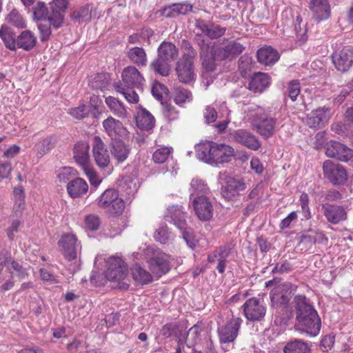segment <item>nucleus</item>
Returning <instances> with one entry per match:
<instances>
[{
	"mask_svg": "<svg viewBox=\"0 0 353 353\" xmlns=\"http://www.w3.org/2000/svg\"><path fill=\"white\" fill-rule=\"evenodd\" d=\"M294 302L296 310V330L311 336H316L321 329V320L316 311L305 296H296Z\"/></svg>",
	"mask_w": 353,
	"mask_h": 353,
	"instance_id": "f257e3e1",
	"label": "nucleus"
},
{
	"mask_svg": "<svg viewBox=\"0 0 353 353\" xmlns=\"http://www.w3.org/2000/svg\"><path fill=\"white\" fill-rule=\"evenodd\" d=\"M196 153L203 161L219 164L229 162L234 156V150L229 145L206 142L198 145Z\"/></svg>",
	"mask_w": 353,
	"mask_h": 353,
	"instance_id": "f03ea898",
	"label": "nucleus"
},
{
	"mask_svg": "<svg viewBox=\"0 0 353 353\" xmlns=\"http://www.w3.org/2000/svg\"><path fill=\"white\" fill-rule=\"evenodd\" d=\"M157 58L150 64V68L158 74L167 77L170 72V63L178 57V50L171 42L163 41L157 50Z\"/></svg>",
	"mask_w": 353,
	"mask_h": 353,
	"instance_id": "7ed1b4c3",
	"label": "nucleus"
},
{
	"mask_svg": "<svg viewBox=\"0 0 353 353\" xmlns=\"http://www.w3.org/2000/svg\"><path fill=\"white\" fill-rule=\"evenodd\" d=\"M105 277L114 288L126 290L129 285L125 282L128 269L125 262L118 256L109 257L106 261Z\"/></svg>",
	"mask_w": 353,
	"mask_h": 353,
	"instance_id": "20e7f679",
	"label": "nucleus"
},
{
	"mask_svg": "<svg viewBox=\"0 0 353 353\" xmlns=\"http://www.w3.org/2000/svg\"><path fill=\"white\" fill-rule=\"evenodd\" d=\"M99 208L112 214H120L125 208V202L115 189L105 190L97 199Z\"/></svg>",
	"mask_w": 353,
	"mask_h": 353,
	"instance_id": "39448f33",
	"label": "nucleus"
},
{
	"mask_svg": "<svg viewBox=\"0 0 353 353\" xmlns=\"http://www.w3.org/2000/svg\"><path fill=\"white\" fill-rule=\"evenodd\" d=\"M256 111L253 114L252 125L256 132L263 138L271 137L276 131V120L272 117H268L263 114V110L259 107H252L248 109V112Z\"/></svg>",
	"mask_w": 353,
	"mask_h": 353,
	"instance_id": "423d86ee",
	"label": "nucleus"
},
{
	"mask_svg": "<svg viewBox=\"0 0 353 353\" xmlns=\"http://www.w3.org/2000/svg\"><path fill=\"white\" fill-rule=\"evenodd\" d=\"M196 40L200 48V58L203 68L208 72L214 71L217 65L216 61H221L216 57L214 43L206 41L199 34L197 35Z\"/></svg>",
	"mask_w": 353,
	"mask_h": 353,
	"instance_id": "0eeeda50",
	"label": "nucleus"
},
{
	"mask_svg": "<svg viewBox=\"0 0 353 353\" xmlns=\"http://www.w3.org/2000/svg\"><path fill=\"white\" fill-rule=\"evenodd\" d=\"M245 48V46L236 40L230 39H223L219 45L214 43V49L216 51L215 54L220 61H232L241 54Z\"/></svg>",
	"mask_w": 353,
	"mask_h": 353,
	"instance_id": "6e6552de",
	"label": "nucleus"
},
{
	"mask_svg": "<svg viewBox=\"0 0 353 353\" xmlns=\"http://www.w3.org/2000/svg\"><path fill=\"white\" fill-rule=\"evenodd\" d=\"M196 52L191 47L188 48V52L183 56V59L177 63L176 72L180 81L188 83L191 82L194 77L193 70V59L195 57Z\"/></svg>",
	"mask_w": 353,
	"mask_h": 353,
	"instance_id": "1a4fd4ad",
	"label": "nucleus"
},
{
	"mask_svg": "<svg viewBox=\"0 0 353 353\" xmlns=\"http://www.w3.org/2000/svg\"><path fill=\"white\" fill-rule=\"evenodd\" d=\"M332 117L331 109L328 107H319L313 110L305 117L303 122L310 128L319 129L325 126Z\"/></svg>",
	"mask_w": 353,
	"mask_h": 353,
	"instance_id": "9d476101",
	"label": "nucleus"
},
{
	"mask_svg": "<svg viewBox=\"0 0 353 353\" xmlns=\"http://www.w3.org/2000/svg\"><path fill=\"white\" fill-rule=\"evenodd\" d=\"M242 307L245 317L250 321H260L266 314V307L263 301L256 297L248 299Z\"/></svg>",
	"mask_w": 353,
	"mask_h": 353,
	"instance_id": "9b49d317",
	"label": "nucleus"
},
{
	"mask_svg": "<svg viewBox=\"0 0 353 353\" xmlns=\"http://www.w3.org/2000/svg\"><path fill=\"white\" fill-rule=\"evenodd\" d=\"M323 175L334 185L343 184L347 179L344 167L339 163L327 160L323 165Z\"/></svg>",
	"mask_w": 353,
	"mask_h": 353,
	"instance_id": "f8f14e48",
	"label": "nucleus"
},
{
	"mask_svg": "<svg viewBox=\"0 0 353 353\" xmlns=\"http://www.w3.org/2000/svg\"><path fill=\"white\" fill-rule=\"evenodd\" d=\"M246 188L243 179L227 177L225 184L221 188V194L228 201H235L239 198L241 192L244 191Z\"/></svg>",
	"mask_w": 353,
	"mask_h": 353,
	"instance_id": "ddd939ff",
	"label": "nucleus"
},
{
	"mask_svg": "<svg viewBox=\"0 0 353 353\" xmlns=\"http://www.w3.org/2000/svg\"><path fill=\"white\" fill-rule=\"evenodd\" d=\"M58 245L61 248L65 258L68 261L76 259L81 250L80 243L73 234L68 233L62 235L58 241Z\"/></svg>",
	"mask_w": 353,
	"mask_h": 353,
	"instance_id": "4468645a",
	"label": "nucleus"
},
{
	"mask_svg": "<svg viewBox=\"0 0 353 353\" xmlns=\"http://www.w3.org/2000/svg\"><path fill=\"white\" fill-rule=\"evenodd\" d=\"M231 139L252 150H257L261 146L259 138L245 129L233 130L230 134Z\"/></svg>",
	"mask_w": 353,
	"mask_h": 353,
	"instance_id": "2eb2a0df",
	"label": "nucleus"
},
{
	"mask_svg": "<svg viewBox=\"0 0 353 353\" xmlns=\"http://www.w3.org/2000/svg\"><path fill=\"white\" fill-rule=\"evenodd\" d=\"M170 257L163 252L154 251L152 256L148 261L151 272L158 276L167 273L170 269Z\"/></svg>",
	"mask_w": 353,
	"mask_h": 353,
	"instance_id": "dca6fc26",
	"label": "nucleus"
},
{
	"mask_svg": "<svg viewBox=\"0 0 353 353\" xmlns=\"http://www.w3.org/2000/svg\"><path fill=\"white\" fill-rule=\"evenodd\" d=\"M243 320L239 317H233L225 325L218 330L219 341L221 343H232L238 336Z\"/></svg>",
	"mask_w": 353,
	"mask_h": 353,
	"instance_id": "f3484780",
	"label": "nucleus"
},
{
	"mask_svg": "<svg viewBox=\"0 0 353 353\" xmlns=\"http://www.w3.org/2000/svg\"><path fill=\"white\" fill-rule=\"evenodd\" d=\"M195 27L201 32V34H196V37L199 34L203 37L206 36L210 39H217L223 37L226 32L225 27H222L214 23L206 22L201 19H196Z\"/></svg>",
	"mask_w": 353,
	"mask_h": 353,
	"instance_id": "a211bd4d",
	"label": "nucleus"
},
{
	"mask_svg": "<svg viewBox=\"0 0 353 353\" xmlns=\"http://www.w3.org/2000/svg\"><path fill=\"white\" fill-rule=\"evenodd\" d=\"M192 205L197 217L203 221L210 220L213 216L214 208L210 199L205 195L194 198Z\"/></svg>",
	"mask_w": 353,
	"mask_h": 353,
	"instance_id": "6ab92c4d",
	"label": "nucleus"
},
{
	"mask_svg": "<svg viewBox=\"0 0 353 353\" xmlns=\"http://www.w3.org/2000/svg\"><path fill=\"white\" fill-rule=\"evenodd\" d=\"M123 86L125 88H137L142 90L145 83V79L141 72L134 66H128L123 69L121 74Z\"/></svg>",
	"mask_w": 353,
	"mask_h": 353,
	"instance_id": "aec40b11",
	"label": "nucleus"
},
{
	"mask_svg": "<svg viewBox=\"0 0 353 353\" xmlns=\"http://www.w3.org/2000/svg\"><path fill=\"white\" fill-rule=\"evenodd\" d=\"M325 154L329 157L336 158L341 161H347L352 157L353 152L340 142L330 141L326 144Z\"/></svg>",
	"mask_w": 353,
	"mask_h": 353,
	"instance_id": "412c9836",
	"label": "nucleus"
},
{
	"mask_svg": "<svg viewBox=\"0 0 353 353\" xmlns=\"http://www.w3.org/2000/svg\"><path fill=\"white\" fill-rule=\"evenodd\" d=\"M321 210L327 222L331 224H338L347 219V212L341 205L323 203Z\"/></svg>",
	"mask_w": 353,
	"mask_h": 353,
	"instance_id": "4be33fe9",
	"label": "nucleus"
},
{
	"mask_svg": "<svg viewBox=\"0 0 353 353\" xmlns=\"http://www.w3.org/2000/svg\"><path fill=\"white\" fill-rule=\"evenodd\" d=\"M92 153L97 165L101 168H105L110 163V157L102 139L96 136L93 139Z\"/></svg>",
	"mask_w": 353,
	"mask_h": 353,
	"instance_id": "5701e85b",
	"label": "nucleus"
},
{
	"mask_svg": "<svg viewBox=\"0 0 353 353\" xmlns=\"http://www.w3.org/2000/svg\"><path fill=\"white\" fill-rule=\"evenodd\" d=\"M102 125L105 132L112 139L116 140L117 137H123L127 134V130L122 123L112 117H108L103 121Z\"/></svg>",
	"mask_w": 353,
	"mask_h": 353,
	"instance_id": "b1692460",
	"label": "nucleus"
},
{
	"mask_svg": "<svg viewBox=\"0 0 353 353\" xmlns=\"http://www.w3.org/2000/svg\"><path fill=\"white\" fill-rule=\"evenodd\" d=\"M332 59L338 70L347 71L353 63V50L349 47H345L339 54H333Z\"/></svg>",
	"mask_w": 353,
	"mask_h": 353,
	"instance_id": "393cba45",
	"label": "nucleus"
},
{
	"mask_svg": "<svg viewBox=\"0 0 353 353\" xmlns=\"http://www.w3.org/2000/svg\"><path fill=\"white\" fill-rule=\"evenodd\" d=\"M309 8L318 21L327 20L330 17L331 8L327 0H310Z\"/></svg>",
	"mask_w": 353,
	"mask_h": 353,
	"instance_id": "a878e982",
	"label": "nucleus"
},
{
	"mask_svg": "<svg viewBox=\"0 0 353 353\" xmlns=\"http://www.w3.org/2000/svg\"><path fill=\"white\" fill-rule=\"evenodd\" d=\"M89 149L90 146L87 142H78L74 147V159L82 169L91 165Z\"/></svg>",
	"mask_w": 353,
	"mask_h": 353,
	"instance_id": "bb28decb",
	"label": "nucleus"
},
{
	"mask_svg": "<svg viewBox=\"0 0 353 353\" xmlns=\"http://www.w3.org/2000/svg\"><path fill=\"white\" fill-rule=\"evenodd\" d=\"M56 137L51 135L39 139L34 145V151L38 158H42L50 152L57 143Z\"/></svg>",
	"mask_w": 353,
	"mask_h": 353,
	"instance_id": "cd10ccee",
	"label": "nucleus"
},
{
	"mask_svg": "<svg viewBox=\"0 0 353 353\" xmlns=\"http://www.w3.org/2000/svg\"><path fill=\"white\" fill-rule=\"evenodd\" d=\"M130 147L121 140H115L112 143L111 154L118 163L124 162L130 153Z\"/></svg>",
	"mask_w": 353,
	"mask_h": 353,
	"instance_id": "c85d7f7f",
	"label": "nucleus"
},
{
	"mask_svg": "<svg viewBox=\"0 0 353 353\" xmlns=\"http://www.w3.org/2000/svg\"><path fill=\"white\" fill-rule=\"evenodd\" d=\"M270 83V77L263 72H256L252 77L249 89L254 92H262Z\"/></svg>",
	"mask_w": 353,
	"mask_h": 353,
	"instance_id": "c756f323",
	"label": "nucleus"
},
{
	"mask_svg": "<svg viewBox=\"0 0 353 353\" xmlns=\"http://www.w3.org/2000/svg\"><path fill=\"white\" fill-rule=\"evenodd\" d=\"M88 190V185L81 178H75L68 183L67 191L73 199L81 196Z\"/></svg>",
	"mask_w": 353,
	"mask_h": 353,
	"instance_id": "7c9ffc66",
	"label": "nucleus"
},
{
	"mask_svg": "<svg viewBox=\"0 0 353 353\" xmlns=\"http://www.w3.org/2000/svg\"><path fill=\"white\" fill-rule=\"evenodd\" d=\"M136 123L139 128L149 130L154 126V117L145 108H139L136 116Z\"/></svg>",
	"mask_w": 353,
	"mask_h": 353,
	"instance_id": "2f4dec72",
	"label": "nucleus"
},
{
	"mask_svg": "<svg viewBox=\"0 0 353 353\" xmlns=\"http://www.w3.org/2000/svg\"><path fill=\"white\" fill-rule=\"evenodd\" d=\"M257 59L261 63L270 65L279 59V54L272 47H264L258 50Z\"/></svg>",
	"mask_w": 353,
	"mask_h": 353,
	"instance_id": "473e14b6",
	"label": "nucleus"
},
{
	"mask_svg": "<svg viewBox=\"0 0 353 353\" xmlns=\"http://www.w3.org/2000/svg\"><path fill=\"white\" fill-rule=\"evenodd\" d=\"M37 43V38L30 30L23 31L17 38L16 48H22L26 51L32 50Z\"/></svg>",
	"mask_w": 353,
	"mask_h": 353,
	"instance_id": "72a5a7b5",
	"label": "nucleus"
},
{
	"mask_svg": "<svg viewBox=\"0 0 353 353\" xmlns=\"http://www.w3.org/2000/svg\"><path fill=\"white\" fill-rule=\"evenodd\" d=\"M192 10V5L190 3H174L164 8L163 14L166 17H173L178 14H186Z\"/></svg>",
	"mask_w": 353,
	"mask_h": 353,
	"instance_id": "f704fd0d",
	"label": "nucleus"
},
{
	"mask_svg": "<svg viewBox=\"0 0 353 353\" xmlns=\"http://www.w3.org/2000/svg\"><path fill=\"white\" fill-rule=\"evenodd\" d=\"M168 217L170 218L173 223L182 232L186 229L185 214L181 207L172 206L168 210Z\"/></svg>",
	"mask_w": 353,
	"mask_h": 353,
	"instance_id": "c9c22d12",
	"label": "nucleus"
},
{
	"mask_svg": "<svg viewBox=\"0 0 353 353\" xmlns=\"http://www.w3.org/2000/svg\"><path fill=\"white\" fill-rule=\"evenodd\" d=\"M128 57L134 63L145 66L147 64V54L145 50L142 48L134 47L131 48L128 51Z\"/></svg>",
	"mask_w": 353,
	"mask_h": 353,
	"instance_id": "e433bc0d",
	"label": "nucleus"
},
{
	"mask_svg": "<svg viewBox=\"0 0 353 353\" xmlns=\"http://www.w3.org/2000/svg\"><path fill=\"white\" fill-rule=\"evenodd\" d=\"M0 37L7 48L10 50H16L17 39L14 38L10 28L2 25L0 28Z\"/></svg>",
	"mask_w": 353,
	"mask_h": 353,
	"instance_id": "4c0bfd02",
	"label": "nucleus"
},
{
	"mask_svg": "<svg viewBox=\"0 0 353 353\" xmlns=\"http://www.w3.org/2000/svg\"><path fill=\"white\" fill-rule=\"evenodd\" d=\"M115 90L123 94L125 99L130 103H137L139 100L138 94L132 88H125L120 81L114 84Z\"/></svg>",
	"mask_w": 353,
	"mask_h": 353,
	"instance_id": "58836bf2",
	"label": "nucleus"
},
{
	"mask_svg": "<svg viewBox=\"0 0 353 353\" xmlns=\"http://www.w3.org/2000/svg\"><path fill=\"white\" fill-rule=\"evenodd\" d=\"M105 101L108 107L114 115L120 118H123L126 116V110L125 106L118 99L110 96L105 99Z\"/></svg>",
	"mask_w": 353,
	"mask_h": 353,
	"instance_id": "ea45409f",
	"label": "nucleus"
},
{
	"mask_svg": "<svg viewBox=\"0 0 353 353\" xmlns=\"http://www.w3.org/2000/svg\"><path fill=\"white\" fill-rule=\"evenodd\" d=\"M283 352L284 353H310V348L306 343L296 339L288 343Z\"/></svg>",
	"mask_w": 353,
	"mask_h": 353,
	"instance_id": "a19ab883",
	"label": "nucleus"
},
{
	"mask_svg": "<svg viewBox=\"0 0 353 353\" xmlns=\"http://www.w3.org/2000/svg\"><path fill=\"white\" fill-rule=\"evenodd\" d=\"M71 18L79 23L89 21L91 19V6L86 4L74 10Z\"/></svg>",
	"mask_w": 353,
	"mask_h": 353,
	"instance_id": "79ce46f5",
	"label": "nucleus"
},
{
	"mask_svg": "<svg viewBox=\"0 0 353 353\" xmlns=\"http://www.w3.org/2000/svg\"><path fill=\"white\" fill-rule=\"evenodd\" d=\"M132 274L134 279L141 284H147L152 281V276L139 264H134L132 268Z\"/></svg>",
	"mask_w": 353,
	"mask_h": 353,
	"instance_id": "37998d69",
	"label": "nucleus"
},
{
	"mask_svg": "<svg viewBox=\"0 0 353 353\" xmlns=\"http://www.w3.org/2000/svg\"><path fill=\"white\" fill-rule=\"evenodd\" d=\"M4 263L5 265L8 267V269L10 270L11 275L13 276L15 275L20 279H24L28 276V274L26 269H24L14 260L10 258L6 259L4 260Z\"/></svg>",
	"mask_w": 353,
	"mask_h": 353,
	"instance_id": "c03bdc74",
	"label": "nucleus"
},
{
	"mask_svg": "<svg viewBox=\"0 0 353 353\" xmlns=\"http://www.w3.org/2000/svg\"><path fill=\"white\" fill-rule=\"evenodd\" d=\"M110 83V77L108 74H97L89 82L90 86L94 90H103Z\"/></svg>",
	"mask_w": 353,
	"mask_h": 353,
	"instance_id": "a18cd8bd",
	"label": "nucleus"
},
{
	"mask_svg": "<svg viewBox=\"0 0 353 353\" xmlns=\"http://www.w3.org/2000/svg\"><path fill=\"white\" fill-rule=\"evenodd\" d=\"M160 334L164 339L179 337L181 335V330L176 324L170 323L162 327L160 330Z\"/></svg>",
	"mask_w": 353,
	"mask_h": 353,
	"instance_id": "49530a36",
	"label": "nucleus"
},
{
	"mask_svg": "<svg viewBox=\"0 0 353 353\" xmlns=\"http://www.w3.org/2000/svg\"><path fill=\"white\" fill-rule=\"evenodd\" d=\"M154 238L157 241L165 244L173 240L174 236L166 225H162L156 230Z\"/></svg>",
	"mask_w": 353,
	"mask_h": 353,
	"instance_id": "de8ad7c7",
	"label": "nucleus"
},
{
	"mask_svg": "<svg viewBox=\"0 0 353 353\" xmlns=\"http://www.w3.org/2000/svg\"><path fill=\"white\" fill-rule=\"evenodd\" d=\"M174 101L178 105H183L192 100V93L187 89L182 87L174 88Z\"/></svg>",
	"mask_w": 353,
	"mask_h": 353,
	"instance_id": "09e8293b",
	"label": "nucleus"
},
{
	"mask_svg": "<svg viewBox=\"0 0 353 353\" xmlns=\"http://www.w3.org/2000/svg\"><path fill=\"white\" fill-rule=\"evenodd\" d=\"M190 192L191 195L206 194L209 192V188L204 181L199 179H193L190 183Z\"/></svg>",
	"mask_w": 353,
	"mask_h": 353,
	"instance_id": "8fccbe9b",
	"label": "nucleus"
},
{
	"mask_svg": "<svg viewBox=\"0 0 353 353\" xmlns=\"http://www.w3.org/2000/svg\"><path fill=\"white\" fill-rule=\"evenodd\" d=\"M200 328L194 325L187 332L185 337V343L188 347H193L200 339Z\"/></svg>",
	"mask_w": 353,
	"mask_h": 353,
	"instance_id": "3c124183",
	"label": "nucleus"
},
{
	"mask_svg": "<svg viewBox=\"0 0 353 353\" xmlns=\"http://www.w3.org/2000/svg\"><path fill=\"white\" fill-rule=\"evenodd\" d=\"M172 148L163 147L157 150L152 155V159L156 163H163L172 153Z\"/></svg>",
	"mask_w": 353,
	"mask_h": 353,
	"instance_id": "603ef678",
	"label": "nucleus"
},
{
	"mask_svg": "<svg viewBox=\"0 0 353 353\" xmlns=\"http://www.w3.org/2000/svg\"><path fill=\"white\" fill-rule=\"evenodd\" d=\"M6 21L17 28H24L25 27V21L19 14V12L16 10L13 9L6 18Z\"/></svg>",
	"mask_w": 353,
	"mask_h": 353,
	"instance_id": "864d4df0",
	"label": "nucleus"
},
{
	"mask_svg": "<svg viewBox=\"0 0 353 353\" xmlns=\"http://www.w3.org/2000/svg\"><path fill=\"white\" fill-rule=\"evenodd\" d=\"M84 223L86 228L92 231H95L99 228L101 220L99 216L97 214H89L85 217Z\"/></svg>",
	"mask_w": 353,
	"mask_h": 353,
	"instance_id": "5fc2aeb1",
	"label": "nucleus"
},
{
	"mask_svg": "<svg viewBox=\"0 0 353 353\" xmlns=\"http://www.w3.org/2000/svg\"><path fill=\"white\" fill-rule=\"evenodd\" d=\"M75 176V174L72 168L65 167L60 170L57 174V179L61 183H66L69 182L71 180H73V177Z\"/></svg>",
	"mask_w": 353,
	"mask_h": 353,
	"instance_id": "6e6d98bb",
	"label": "nucleus"
},
{
	"mask_svg": "<svg viewBox=\"0 0 353 353\" xmlns=\"http://www.w3.org/2000/svg\"><path fill=\"white\" fill-rule=\"evenodd\" d=\"M252 59L248 56H242L239 61V68L243 77H245L252 68Z\"/></svg>",
	"mask_w": 353,
	"mask_h": 353,
	"instance_id": "4d7b16f0",
	"label": "nucleus"
},
{
	"mask_svg": "<svg viewBox=\"0 0 353 353\" xmlns=\"http://www.w3.org/2000/svg\"><path fill=\"white\" fill-rule=\"evenodd\" d=\"M34 16L37 20H41L47 17L48 9L44 2L39 1L34 8Z\"/></svg>",
	"mask_w": 353,
	"mask_h": 353,
	"instance_id": "13d9d810",
	"label": "nucleus"
},
{
	"mask_svg": "<svg viewBox=\"0 0 353 353\" xmlns=\"http://www.w3.org/2000/svg\"><path fill=\"white\" fill-rule=\"evenodd\" d=\"M288 97L292 101H295L300 94V84L298 81H290L288 87Z\"/></svg>",
	"mask_w": 353,
	"mask_h": 353,
	"instance_id": "bf43d9fd",
	"label": "nucleus"
},
{
	"mask_svg": "<svg viewBox=\"0 0 353 353\" xmlns=\"http://www.w3.org/2000/svg\"><path fill=\"white\" fill-rule=\"evenodd\" d=\"M89 109L85 105H79L77 108H71L70 110L69 114H71L73 117L77 119H82L86 116L88 115Z\"/></svg>",
	"mask_w": 353,
	"mask_h": 353,
	"instance_id": "052dcab7",
	"label": "nucleus"
},
{
	"mask_svg": "<svg viewBox=\"0 0 353 353\" xmlns=\"http://www.w3.org/2000/svg\"><path fill=\"white\" fill-rule=\"evenodd\" d=\"M64 16L60 11H54L52 14L48 17L50 25L54 28H59L63 23Z\"/></svg>",
	"mask_w": 353,
	"mask_h": 353,
	"instance_id": "680f3d73",
	"label": "nucleus"
},
{
	"mask_svg": "<svg viewBox=\"0 0 353 353\" xmlns=\"http://www.w3.org/2000/svg\"><path fill=\"white\" fill-rule=\"evenodd\" d=\"M183 235V239L186 242L188 247L193 249L194 248L197 244L198 241L194 238L192 231L189 230H185L181 232Z\"/></svg>",
	"mask_w": 353,
	"mask_h": 353,
	"instance_id": "e2e57ef3",
	"label": "nucleus"
},
{
	"mask_svg": "<svg viewBox=\"0 0 353 353\" xmlns=\"http://www.w3.org/2000/svg\"><path fill=\"white\" fill-rule=\"evenodd\" d=\"M203 117L205 123L210 124L216 121L217 118V112L213 107L206 106L203 112Z\"/></svg>",
	"mask_w": 353,
	"mask_h": 353,
	"instance_id": "0e129e2a",
	"label": "nucleus"
},
{
	"mask_svg": "<svg viewBox=\"0 0 353 353\" xmlns=\"http://www.w3.org/2000/svg\"><path fill=\"white\" fill-rule=\"evenodd\" d=\"M85 175L89 178L90 182L93 185H98L101 183V180L97 176L96 172L94 171L92 165L86 167L83 169Z\"/></svg>",
	"mask_w": 353,
	"mask_h": 353,
	"instance_id": "69168bd1",
	"label": "nucleus"
},
{
	"mask_svg": "<svg viewBox=\"0 0 353 353\" xmlns=\"http://www.w3.org/2000/svg\"><path fill=\"white\" fill-rule=\"evenodd\" d=\"M41 41L49 40L51 35V29L49 24L41 23L38 26Z\"/></svg>",
	"mask_w": 353,
	"mask_h": 353,
	"instance_id": "338daca9",
	"label": "nucleus"
},
{
	"mask_svg": "<svg viewBox=\"0 0 353 353\" xmlns=\"http://www.w3.org/2000/svg\"><path fill=\"white\" fill-rule=\"evenodd\" d=\"M298 219L297 212L293 211L290 212L285 218H284L279 224V228L282 230L288 228L290 226L292 222L296 221Z\"/></svg>",
	"mask_w": 353,
	"mask_h": 353,
	"instance_id": "774afa93",
	"label": "nucleus"
}]
</instances>
